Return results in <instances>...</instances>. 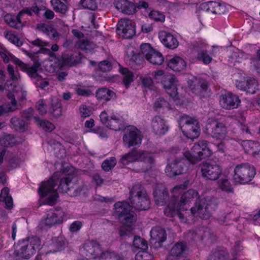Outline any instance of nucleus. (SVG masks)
I'll return each mask as SVG.
<instances>
[{"label":"nucleus","mask_w":260,"mask_h":260,"mask_svg":"<svg viewBox=\"0 0 260 260\" xmlns=\"http://www.w3.org/2000/svg\"><path fill=\"white\" fill-rule=\"evenodd\" d=\"M116 164V160L115 157H111L110 159H106L102 164L103 169L105 171H109L114 167Z\"/></svg>","instance_id":"nucleus-51"},{"label":"nucleus","mask_w":260,"mask_h":260,"mask_svg":"<svg viewBox=\"0 0 260 260\" xmlns=\"http://www.w3.org/2000/svg\"><path fill=\"white\" fill-rule=\"evenodd\" d=\"M116 31L118 35L126 39L132 38L136 34L135 25L131 20L127 18H122L119 20Z\"/></svg>","instance_id":"nucleus-17"},{"label":"nucleus","mask_w":260,"mask_h":260,"mask_svg":"<svg viewBox=\"0 0 260 260\" xmlns=\"http://www.w3.org/2000/svg\"><path fill=\"white\" fill-rule=\"evenodd\" d=\"M83 249L87 256L95 259L101 257L103 252H102L100 245L98 242L93 240H87L83 245Z\"/></svg>","instance_id":"nucleus-23"},{"label":"nucleus","mask_w":260,"mask_h":260,"mask_svg":"<svg viewBox=\"0 0 260 260\" xmlns=\"http://www.w3.org/2000/svg\"><path fill=\"white\" fill-rule=\"evenodd\" d=\"M4 21L10 27L16 29H22L25 26L24 23L21 21L18 13L16 16L10 14H7L4 16Z\"/></svg>","instance_id":"nucleus-36"},{"label":"nucleus","mask_w":260,"mask_h":260,"mask_svg":"<svg viewBox=\"0 0 260 260\" xmlns=\"http://www.w3.org/2000/svg\"><path fill=\"white\" fill-rule=\"evenodd\" d=\"M168 103L163 98H158L154 103V106L156 108L167 107Z\"/></svg>","instance_id":"nucleus-63"},{"label":"nucleus","mask_w":260,"mask_h":260,"mask_svg":"<svg viewBox=\"0 0 260 260\" xmlns=\"http://www.w3.org/2000/svg\"><path fill=\"white\" fill-rule=\"evenodd\" d=\"M202 9H206V11H211L213 14H222L226 11V7L223 3L210 1L203 3L201 5Z\"/></svg>","instance_id":"nucleus-31"},{"label":"nucleus","mask_w":260,"mask_h":260,"mask_svg":"<svg viewBox=\"0 0 260 260\" xmlns=\"http://www.w3.org/2000/svg\"><path fill=\"white\" fill-rule=\"evenodd\" d=\"M197 59L199 60L203 61L205 64H208L211 61V58L207 54V51L206 50H202L201 52L198 53Z\"/></svg>","instance_id":"nucleus-55"},{"label":"nucleus","mask_w":260,"mask_h":260,"mask_svg":"<svg viewBox=\"0 0 260 260\" xmlns=\"http://www.w3.org/2000/svg\"><path fill=\"white\" fill-rule=\"evenodd\" d=\"M100 117L102 123L110 129L119 131L124 127L123 120L119 116L113 114L109 116L104 111L101 113Z\"/></svg>","instance_id":"nucleus-16"},{"label":"nucleus","mask_w":260,"mask_h":260,"mask_svg":"<svg viewBox=\"0 0 260 260\" xmlns=\"http://www.w3.org/2000/svg\"><path fill=\"white\" fill-rule=\"evenodd\" d=\"M129 200L136 210H147L150 207V201L145 188L140 184L134 185L131 191Z\"/></svg>","instance_id":"nucleus-5"},{"label":"nucleus","mask_w":260,"mask_h":260,"mask_svg":"<svg viewBox=\"0 0 260 260\" xmlns=\"http://www.w3.org/2000/svg\"><path fill=\"white\" fill-rule=\"evenodd\" d=\"M118 218L122 223H133L136 220V215L132 211L133 207L126 202H118L114 204Z\"/></svg>","instance_id":"nucleus-8"},{"label":"nucleus","mask_w":260,"mask_h":260,"mask_svg":"<svg viewBox=\"0 0 260 260\" xmlns=\"http://www.w3.org/2000/svg\"><path fill=\"white\" fill-rule=\"evenodd\" d=\"M5 37L12 43L18 47L22 45L18 37L12 30H6L4 32Z\"/></svg>","instance_id":"nucleus-45"},{"label":"nucleus","mask_w":260,"mask_h":260,"mask_svg":"<svg viewBox=\"0 0 260 260\" xmlns=\"http://www.w3.org/2000/svg\"><path fill=\"white\" fill-rule=\"evenodd\" d=\"M152 256L146 250L140 251L135 256L136 260H151Z\"/></svg>","instance_id":"nucleus-60"},{"label":"nucleus","mask_w":260,"mask_h":260,"mask_svg":"<svg viewBox=\"0 0 260 260\" xmlns=\"http://www.w3.org/2000/svg\"><path fill=\"white\" fill-rule=\"evenodd\" d=\"M155 78L160 80L166 89V92L171 96H174L177 93V87L175 77L172 75H164L161 70L158 71L155 73Z\"/></svg>","instance_id":"nucleus-12"},{"label":"nucleus","mask_w":260,"mask_h":260,"mask_svg":"<svg viewBox=\"0 0 260 260\" xmlns=\"http://www.w3.org/2000/svg\"><path fill=\"white\" fill-rule=\"evenodd\" d=\"M36 108L38 113L41 115H44L47 113V105L43 99H40L36 103Z\"/></svg>","instance_id":"nucleus-52"},{"label":"nucleus","mask_w":260,"mask_h":260,"mask_svg":"<svg viewBox=\"0 0 260 260\" xmlns=\"http://www.w3.org/2000/svg\"><path fill=\"white\" fill-rule=\"evenodd\" d=\"M82 55L79 52H69L63 53L59 59L62 66H75L81 62Z\"/></svg>","instance_id":"nucleus-26"},{"label":"nucleus","mask_w":260,"mask_h":260,"mask_svg":"<svg viewBox=\"0 0 260 260\" xmlns=\"http://www.w3.org/2000/svg\"><path fill=\"white\" fill-rule=\"evenodd\" d=\"M132 224L133 223H122V225L120 227L119 230V235L121 238H123L126 236H129L132 235Z\"/></svg>","instance_id":"nucleus-49"},{"label":"nucleus","mask_w":260,"mask_h":260,"mask_svg":"<svg viewBox=\"0 0 260 260\" xmlns=\"http://www.w3.org/2000/svg\"><path fill=\"white\" fill-rule=\"evenodd\" d=\"M120 72L123 76V84L126 88L128 87L131 83L133 82L134 74L127 68H121L120 69Z\"/></svg>","instance_id":"nucleus-42"},{"label":"nucleus","mask_w":260,"mask_h":260,"mask_svg":"<svg viewBox=\"0 0 260 260\" xmlns=\"http://www.w3.org/2000/svg\"><path fill=\"white\" fill-rule=\"evenodd\" d=\"M80 4L83 8L92 11L98 8L96 0H81Z\"/></svg>","instance_id":"nucleus-48"},{"label":"nucleus","mask_w":260,"mask_h":260,"mask_svg":"<svg viewBox=\"0 0 260 260\" xmlns=\"http://www.w3.org/2000/svg\"><path fill=\"white\" fill-rule=\"evenodd\" d=\"M187 160L185 158L176 157L171 162L169 163L166 168L167 175L173 177L184 173L187 170L185 162Z\"/></svg>","instance_id":"nucleus-14"},{"label":"nucleus","mask_w":260,"mask_h":260,"mask_svg":"<svg viewBox=\"0 0 260 260\" xmlns=\"http://www.w3.org/2000/svg\"><path fill=\"white\" fill-rule=\"evenodd\" d=\"M218 205L217 199L213 196H206L196 202V205L190 208L192 215H197L203 219H208L215 210Z\"/></svg>","instance_id":"nucleus-4"},{"label":"nucleus","mask_w":260,"mask_h":260,"mask_svg":"<svg viewBox=\"0 0 260 260\" xmlns=\"http://www.w3.org/2000/svg\"><path fill=\"white\" fill-rule=\"evenodd\" d=\"M159 39L168 48L174 49L178 46L179 42L177 39L170 32L165 31L159 32Z\"/></svg>","instance_id":"nucleus-29"},{"label":"nucleus","mask_w":260,"mask_h":260,"mask_svg":"<svg viewBox=\"0 0 260 260\" xmlns=\"http://www.w3.org/2000/svg\"><path fill=\"white\" fill-rule=\"evenodd\" d=\"M142 53L138 54H134L132 57V60L135 62L136 64H142L144 62L143 57H144Z\"/></svg>","instance_id":"nucleus-62"},{"label":"nucleus","mask_w":260,"mask_h":260,"mask_svg":"<svg viewBox=\"0 0 260 260\" xmlns=\"http://www.w3.org/2000/svg\"><path fill=\"white\" fill-rule=\"evenodd\" d=\"M164 213L169 217L177 216L181 221L185 222L186 221V216L188 213L182 211V209H180L179 205L177 207V202L176 199H173L164 210Z\"/></svg>","instance_id":"nucleus-20"},{"label":"nucleus","mask_w":260,"mask_h":260,"mask_svg":"<svg viewBox=\"0 0 260 260\" xmlns=\"http://www.w3.org/2000/svg\"><path fill=\"white\" fill-rule=\"evenodd\" d=\"M200 167L202 176L206 180L215 181L222 175V169L218 165L204 161Z\"/></svg>","instance_id":"nucleus-10"},{"label":"nucleus","mask_w":260,"mask_h":260,"mask_svg":"<svg viewBox=\"0 0 260 260\" xmlns=\"http://www.w3.org/2000/svg\"><path fill=\"white\" fill-rule=\"evenodd\" d=\"M178 122L180 129L187 138L193 140L200 136V127L197 120L184 115L179 118Z\"/></svg>","instance_id":"nucleus-6"},{"label":"nucleus","mask_w":260,"mask_h":260,"mask_svg":"<svg viewBox=\"0 0 260 260\" xmlns=\"http://www.w3.org/2000/svg\"><path fill=\"white\" fill-rule=\"evenodd\" d=\"M77 44L80 48L86 52L90 51L93 49L92 44L87 40H80L78 42Z\"/></svg>","instance_id":"nucleus-57"},{"label":"nucleus","mask_w":260,"mask_h":260,"mask_svg":"<svg viewBox=\"0 0 260 260\" xmlns=\"http://www.w3.org/2000/svg\"><path fill=\"white\" fill-rule=\"evenodd\" d=\"M186 248L185 243L177 242L170 249L167 260H183L185 257Z\"/></svg>","instance_id":"nucleus-22"},{"label":"nucleus","mask_w":260,"mask_h":260,"mask_svg":"<svg viewBox=\"0 0 260 260\" xmlns=\"http://www.w3.org/2000/svg\"><path fill=\"white\" fill-rule=\"evenodd\" d=\"M198 199V192L194 189H190L181 195L179 201L177 200V207L179 205L180 209H182V211L185 212L189 207V204Z\"/></svg>","instance_id":"nucleus-21"},{"label":"nucleus","mask_w":260,"mask_h":260,"mask_svg":"<svg viewBox=\"0 0 260 260\" xmlns=\"http://www.w3.org/2000/svg\"><path fill=\"white\" fill-rule=\"evenodd\" d=\"M10 122L13 127L17 131L23 132L27 129V125L22 119L13 117L11 119Z\"/></svg>","instance_id":"nucleus-41"},{"label":"nucleus","mask_w":260,"mask_h":260,"mask_svg":"<svg viewBox=\"0 0 260 260\" xmlns=\"http://www.w3.org/2000/svg\"><path fill=\"white\" fill-rule=\"evenodd\" d=\"M58 174L55 173L49 180L42 182L38 190L42 198L49 196L46 202L49 205H53L58 197L56 189H54L58 181Z\"/></svg>","instance_id":"nucleus-7"},{"label":"nucleus","mask_w":260,"mask_h":260,"mask_svg":"<svg viewBox=\"0 0 260 260\" xmlns=\"http://www.w3.org/2000/svg\"><path fill=\"white\" fill-rule=\"evenodd\" d=\"M137 161L143 162L145 167L143 169L144 171H147L154 166L155 164V158L154 156L147 151L140 150Z\"/></svg>","instance_id":"nucleus-35"},{"label":"nucleus","mask_w":260,"mask_h":260,"mask_svg":"<svg viewBox=\"0 0 260 260\" xmlns=\"http://www.w3.org/2000/svg\"><path fill=\"white\" fill-rule=\"evenodd\" d=\"M150 245L155 248H160L162 246V243L166 241L167 233L162 228L155 226L150 231Z\"/></svg>","instance_id":"nucleus-18"},{"label":"nucleus","mask_w":260,"mask_h":260,"mask_svg":"<svg viewBox=\"0 0 260 260\" xmlns=\"http://www.w3.org/2000/svg\"><path fill=\"white\" fill-rule=\"evenodd\" d=\"M225 256L220 252H215L213 254L211 255L208 260H224Z\"/></svg>","instance_id":"nucleus-64"},{"label":"nucleus","mask_w":260,"mask_h":260,"mask_svg":"<svg viewBox=\"0 0 260 260\" xmlns=\"http://www.w3.org/2000/svg\"><path fill=\"white\" fill-rule=\"evenodd\" d=\"M66 169L63 170V173L68 175V176L62 177L61 178L58 186V189L62 193H69L71 196H77L81 191L82 189L79 188L74 189L73 187V178L70 176L73 171V168H71L70 171L69 170L67 171ZM74 186H77L74 185Z\"/></svg>","instance_id":"nucleus-11"},{"label":"nucleus","mask_w":260,"mask_h":260,"mask_svg":"<svg viewBox=\"0 0 260 260\" xmlns=\"http://www.w3.org/2000/svg\"><path fill=\"white\" fill-rule=\"evenodd\" d=\"M133 245L135 247L143 250H146L148 248L147 241L143 238L135 236L133 240Z\"/></svg>","instance_id":"nucleus-47"},{"label":"nucleus","mask_w":260,"mask_h":260,"mask_svg":"<svg viewBox=\"0 0 260 260\" xmlns=\"http://www.w3.org/2000/svg\"><path fill=\"white\" fill-rule=\"evenodd\" d=\"M176 153L182 154L190 164L194 165L202 159L210 156L212 152L209 147L208 142L201 140L194 143L190 151L181 152L179 150Z\"/></svg>","instance_id":"nucleus-1"},{"label":"nucleus","mask_w":260,"mask_h":260,"mask_svg":"<svg viewBox=\"0 0 260 260\" xmlns=\"http://www.w3.org/2000/svg\"><path fill=\"white\" fill-rule=\"evenodd\" d=\"M218 187L223 191L232 192L233 188L229 180L225 178L221 179L218 182Z\"/></svg>","instance_id":"nucleus-50"},{"label":"nucleus","mask_w":260,"mask_h":260,"mask_svg":"<svg viewBox=\"0 0 260 260\" xmlns=\"http://www.w3.org/2000/svg\"><path fill=\"white\" fill-rule=\"evenodd\" d=\"M62 222V218L61 215L56 212H53L48 214L45 220V224L51 226L56 223H61Z\"/></svg>","instance_id":"nucleus-43"},{"label":"nucleus","mask_w":260,"mask_h":260,"mask_svg":"<svg viewBox=\"0 0 260 260\" xmlns=\"http://www.w3.org/2000/svg\"><path fill=\"white\" fill-rule=\"evenodd\" d=\"M96 96L98 100L108 101L112 98H115L116 94L112 90L106 88H102L96 92Z\"/></svg>","instance_id":"nucleus-39"},{"label":"nucleus","mask_w":260,"mask_h":260,"mask_svg":"<svg viewBox=\"0 0 260 260\" xmlns=\"http://www.w3.org/2000/svg\"><path fill=\"white\" fill-rule=\"evenodd\" d=\"M140 150L136 148L133 149L128 153L124 154L120 159L122 164L125 165L129 162L137 161L139 154Z\"/></svg>","instance_id":"nucleus-40"},{"label":"nucleus","mask_w":260,"mask_h":260,"mask_svg":"<svg viewBox=\"0 0 260 260\" xmlns=\"http://www.w3.org/2000/svg\"><path fill=\"white\" fill-rule=\"evenodd\" d=\"M114 5L118 11L125 14L132 15L136 11L135 4L128 0H116Z\"/></svg>","instance_id":"nucleus-30"},{"label":"nucleus","mask_w":260,"mask_h":260,"mask_svg":"<svg viewBox=\"0 0 260 260\" xmlns=\"http://www.w3.org/2000/svg\"><path fill=\"white\" fill-rule=\"evenodd\" d=\"M255 175L253 167L248 164L237 165L234 170V179L236 182L241 184L249 183Z\"/></svg>","instance_id":"nucleus-9"},{"label":"nucleus","mask_w":260,"mask_h":260,"mask_svg":"<svg viewBox=\"0 0 260 260\" xmlns=\"http://www.w3.org/2000/svg\"><path fill=\"white\" fill-rule=\"evenodd\" d=\"M204 132L214 138L222 140L226 136V128L223 123L211 120L207 124Z\"/></svg>","instance_id":"nucleus-13"},{"label":"nucleus","mask_w":260,"mask_h":260,"mask_svg":"<svg viewBox=\"0 0 260 260\" xmlns=\"http://www.w3.org/2000/svg\"><path fill=\"white\" fill-rule=\"evenodd\" d=\"M191 90L196 94L201 96L208 89V85L206 80L202 78H195L188 83Z\"/></svg>","instance_id":"nucleus-25"},{"label":"nucleus","mask_w":260,"mask_h":260,"mask_svg":"<svg viewBox=\"0 0 260 260\" xmlns=\"http://www.w3.org/2000/svg\"><path fill=\"white\" fill-rule=\"evenodd\" d=\"M236 85L239 89L251 94L255 93L259 87L257 81L252 77L247 78L246 81H237Z\"/></svg>","instance_id":"nucleus-24"},{"label":"nucleus","mask_w":260,"mask_h":260,"mask_svg":"<svg viewBox=\"0 0 260 260\" xmlns=\"http://www.w3.org/2000/svg\"><path fill=\"white\" fill-rule=\"evenodd\" d=\"M123 143L128 147L141 144L142 139L139 131L134 126H128L123 137Z\"/></svg>","instance_id":"nucleus-19"},{"label":"nucleus","mask_w":260,"mask_h":260,"mask_svg":"<svg viewBox=\"0 0 260 260\" xmlns=\"http://www.w3.org/2000/svg\"><path fill=\"white\" fill-rule=\"evenodd\" d=\"M40 239L36 236L27 237L19 241L15 246L14 254L17 257L28 259L39 249Z\"/></svg>","instance_id":"nucleus-2"},{"label":"nucleus","mask_w":260,"mask_h":260,"mask_svg":"<svg viewBox=\"0 0 260 260\" xmlns=\"http://www.w3.org/2000/svg\"><path fill=\"white\" fill-rule=\"evenodd\" d=\"M168 66L174 71L180 72L185 68L186 63L181 57L175 56L169 60Z\"/></svg>","instance_id":"nucleus-38"},{"label":"nucleus","mask_w":260,"mask_h":260,"mask_svg":"<svg viewBox=\"0 0 260 260\" xmlns=\"http://www.w3.org/2000/svg\"><path fill=\"white\" fill-rule=\"evenodd\" d=\"M37 28L45 33L53 40L56 41L58 39L59 34L52 25L40 23L37 25Z\"/></svg>","instance_id":"nucleus-37"},{"label":"nucleus","mask_w":260,"mask_h":260,"mask_svg":"<svg viewBox=\"0 0 260 260\" xmlns=\"http://www.w3.org/2000/svg\"><path fill=\"white\" fill-rule=\"evenodd\" d=\"M7 96L11 100L10 103H5L0 106V117L9 112H13L18 109V103L13 93H8Z\"/></svg>","instance_id":"nucleus-28"},{"label":"nucleus","mask_w":260,"mask_h":260,"mask_svg":"<svg viewBox=\"0 0 260 260\" xmlns=\"http://www.w3.org/2000/svg\"><path fill=\"white\" fill-rule=\"evenodd\" d=\"M35 122L46 132H51L55 128L54 125L46 120H41L38 116L34 117Z\"/></svg>","instance_id":"nucleus-44"},{"label":"nucleus","mask_w":260,"mask_h":260,"mask_svg":"<svg viewBox=\"0 0 260 260\" xmlns=\"http://www.w3.org/2000/svg\"><path fill=\"white\" fill-rule=\"evenodd\" d=\"M34 110L32 108L29 107L28 109L22 110L20 112V116L25 118L26 120H30L33 117Z\"/></svg>","instance_id":"nucleus-59"},{"label":"nucleus","mask_w":260,"mask_h":260,"mask_svg":"<svg viewBox=\"0 0 260 260\" xmlns=\"http://www.w3.org/2000/svg\"><path fill=\"white\" fill-rule=\"evenodd\" d=\"M149 16L150 18L161 22H164L165 20V15L162 13L156 11H151Z\"/></svg>","instance_id":"nucleus-56"},{"label":"nucleus","mask_w":260,"mask_h":260,"mask_svg":"<svg viewBox=\"0 0 260 260\" xmlns=\"http://www.w3.org/2000/svg\"><path fill=\"white\" fill-rule=\"evenodd\" d=\"M151 126L153 132L158 135L165 134L169 129L165 120L159 116H155L152 119Z\"/></svg>","instance_id":"nucleus-32"},{"label":"nucleus","mask_w":260,"mask_h":260,"mask_svg":"<svg viewBox=\"0 0 260 260\" xmlns=\"http://www.w3.org/2000/svg\"><path fill=\"white\" fill-rule=\"evenodd\" d=\"M154 198L156 204L162 206L169 199V194L166 188L161 185H157L154 190Z\"/></svg>","instance_id":"nucleus-34"},{"label":"nucleus","mask_w":260,"mask_h":260,"mask_svg":"<svg viewBox=\"0 0 260 260\" xmlns=\"http://www.w3.org/2000/svg\"><path fill=\"white\" fill-rule=\"evenodd\" d=\"M140 48L142 54L149 62L155 65H160L162 63L164 58L162 54L153 49L149 44H142Z\"/></svg>","instance_id":"nucleus-15"},{"label":"nucleus","mask_w":260,"mask_h":260,"mask_svg":"<svg viewBox=\"0 0 260 260\" xmlns=\"http://www.w3.org/2000/svg\"><path fill=\"white\" fill-rule=\"evenodd\" d=\"M101 258L105 260H123V258L119 255L111 252H103Z\"/></svg>","instance_id":"nucleus-54"},{"label":"nucleus","mask_w":260,"mask_h":260,"mask_svg":"<svg viewBox=\"0 0 260 260\" xmlns=\"http://www.w3.org/2000/svg\"><path fill=\"white\" fill-rule=\"evenodd\" d=\"M51 3L54 10L56 12L65 14L68 11L67 6L60 0H51Z\"/></svg>","instance_id":"nucleus-46"},{"label":"nucleus","mask_w":260,"mask_h":260,"mask_svg":"<svg viewBox=\"0 0 260 260\" xmlns=\"http://www.w3.org/2000/svg\"><path fill=\"white\" fill-rule=\"evenodd\" d=\"M220 102L223 108L233 109L238 108L241 101L238 96L230 92L223 95Z\"/></svg>","instance_id":"nucleus-27"},{"label":"nucleus","mask_w":260,"mask_h":260,"mask_svg":"<svg viewBox=\"0 0 260 260\" xmlns=\"http://www.w3.org/2000/svg\"><path fill=\"white\" fill-rule=\"evenodd\" d=\"M12 61L19 67L21 71L26 72L31 79L34 80V83L37 87L45 89L49 85V81L46 79L43 78L38 73V71L41 66V64L38 61H35L31 67H29L28 64L16 57L12 58Z\"/></svg>","instance_id":"nucleus-3"},{"label":"nucleus","mask_w":260,"mask_h":260,"mask_svg":"<svg viewBox=\"0 0 260 260\" xmlns=\"http://www.w3.org/2000/svg\"><path fill=\"white\" fill-rule=\"evenodd\" d=\"M98 67L102 72H107L111 70L112 66L109 61L105 60L99 62Z\"/></svg>","instance_id":"nucleus-58"},{"label":"nucleus","mask_w":260,"mask_h":260,"mask_svg":"<svg viewBox=\"0 0 260 260\" xmlns=\"http://www.w3.org/2000/svg\"><path fill=\"white\" fill-rule=\"evenodd\" d=\"M7 71L10 76L11 79L13 81H17L18 80V77L15 74V71L13 67L9 64L8 66Z\"/></svg>","instance_id":"nucleus-61"},{"label":"nucleus","mask_w":260,"mask_h":260,"mask_svg":"<svg viewBox=\"0 0 260 260\" xmlns=\"http://www.w3.org/2000/svg\"><path fill=\"white\" fill-rule=\"evenodd\" d=\"M15 143V138L11 135H8L0 140V144L4 147L13 146Z\"/></svg>","instance_id":"nucleus-53"},{"label":"nucleus","mask_w":260,"mask_h":260,"mask_svg":"<svg viewBox=\"0 0 260 260\" xmlns=\"http://www.w3.org/2000/svg\"><path fill=\"white\" fill-rule=\"evenodd\" d=\"M242 146L245 152L252 154L256 157H260V144L252 140H244L242 142Z\"/></svg>","instance_id":"nucleus-33"}]
</instances>
